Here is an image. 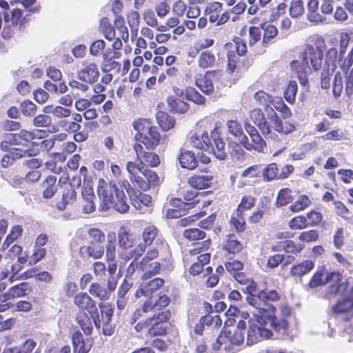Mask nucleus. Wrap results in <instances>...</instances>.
<instances>
[{
	"label": "nucleus",
	"instance_id": "1",
	"mask_svg": "<svg viewBox=\"0 0 353 353\" xmlns=\"http://www.w3.org/2000/svg\"><path fill=\"white\" fill-rule=\"evenodd\" d=\"M246 301L255 311L250 310L254 316H259L256 320L249 322L250 325L247 332V345H251L256 343L262 339H269L273 335V331L280 335H285L288 329V323L285 319L279 320L271 315H263L268 309V305L259 297V292L256 294L249 295Z\"/></svg>",
	"mask_w": 353,
	"mask_h": 353
},
{
	"label": "nucleus",
	"instance_id": "2",
	"mask_svg": "<svg viewBox=\"0 0 353 353\" xmlns=\"http://www.w3.org/2000/svg\"><path fill=\"white\" fill-rule=\"evenodd\" d=\"M97 194L100 201L99 210L105 212L110 208L123 214L129 210L128 198L123 190L119 189L117 182L110 181L107 183L103 179L99 180Z\"/></svg>",
	"mask_w": 353,
	"mask_h": 353
},
{
	"label": "nucleus",
	"instance_id": "3",
	"mask_svg": "<svg viewBox=\"0 0 353 353\" xmlns=\"http://www.w3.org/2000/svg\"><path fill=\"white\" fill-rule=\"evenodd\" d=\"M323 52L311 45H307L300 54L299 59L291 62V68H299L305 73L311 72V66L314 70H319L322 64Z\"/></svg>",
	"mask_w": 353,
	"mask_h": 353
},
{
	"label": "nucleus",
	"instance_id": "4",
	"mask_svg": "<svg viewBox=\"0 0 353 353\" xmlns=\"http://www.w3.org/2000/svg\"><path fill=\"white\" fill-rule=\"evenodd\" d=\"M244 341L243 332L239 329H226L216 339V343L213 344V349H223L225 351L234 350L235 346H239Z\"/></svg>",
	"mask_w": 353,
	"mask_h": 353
},
{
	"label": "nucleus",
	"instance_id": "5",
	"mask_svg": "<svg viewBox=\"0 0 353 353\" xmlns=\"http://www.w3.org/2000/svg\"><path fill=\"white\" fill-rule=\"evenodd\" d=\"M157 234L158 230L154 225H150L144 228L142 232L143 243H140L134 249L131 250L129 254H122V259L125 261H129L131 259H137L143 254L146 247L152 244Z\"/></svg>",
	"mask_w": 353,
	"mask_h": 353
},
{
	"label": "nucleus",
	"instance_id": "6",
	"mask_svg": "<svg viewBox=\"0 0 353 353\" xmlns=\"http://www.w3.org/2000/svg\"><path fill=\"white\" fill-rule=\"evenodd\" d=\"M209 143H206L207 145L205 151L214 155L219 159L223 160L227 156V148L225 143L217 131H212L208 134Z\"/></svg>",
	"mask_w": 353,
	"mask_h": 353
},
{
	"label": "nucleus",
	"instance_id": "7",
	"mask_svg": "<svg viewBox=\"0 0 353 353\" xmlns=\"http://www.w3.org/2000/svg\"><path fill=\"white\" fill-rule=\"evenodd\" d=\"M39 153V149L37 145H36L34 143H30L27 148H14L13 150L10 152V155H5L1 159V165L3 167L6 168L12 164L14 159L26 157H36Z\"/></svg>",
	"mask_w": 353,
	"mask_h": 353
},
{
	"label": "nucleus",
	"instance_id": "8",
	"mask_svg": "<svg viewBox=\"0 0 353 353\" xmlns=\"http://www.w3.org/2000/svg\"><path fill=\"white\" fill-rule=\"evenodd\" d=\"M341 274L338 272H332L327 273L326 275V282L330 283L328 290H327L325 297L332 299L337 295L343 294L347 290V285L346 283L341 281Z\"/></svg>",
	"mask_w": 353,
	"mask_h": 353
},
{
	"label": "nucleus",
	"instance_id": "9",
	"mask_svg": "<svg viewBox=\"0 0 353 353\" xmlns=\"http://www.w3.org/2000/svg\"><path fill=\"white\" fill-rule=\"evenodd\" d=\"M81 210L83 214H90L95 211V195L90 181H84L81 188Z\"/></svg>",
	"mask_w": 353,
	"mask_h": 353
},
{
	"label": "nucleus",
	"instance_id": "10",
	"mask_svg": "<svg viewBox=\"0 0 353 353\" xmlns=\"http://www.w3.org/2000/svg\"><path fill=\"white\" fill-rule=\"evenodd\" d=\"M100 314L97 311L95 314L90 315L93 319L94 325L97 328L99 329L103 327V333L107 334L106 330L104 328L107 326L112 320L113 314V309L110 305L106 303H99Z\"/></svg>",
	"mask_w": 353,
	"mask_h": 353
},
{
	"label": "nucleus",
	"instance_id": "11",
	"mask_svg": "<svg viewBox=\"0 0 353 353\" xmlns=\"http://www.w3.org/2000/svg\"><path fill=\"white\" fill-rule=\"evenodd\" d=\"M99 72L94 63L83 61L82 68L77 72L78 79L85 83L92 84L99 78Z\"/></svg>",
	"mask_w": 353,
	"mask_h": 353
},
{
	"label": "nucleus",
	"instance_id": "12",
	"mask_svg": "<svg viewBox=\"0 0 353 353\" xmlns=\"http://www.w3.org/2000/svg\"><path fill=\"white\" fill-rule=\"evenodd\" d=\"M217 71H208L205 74H196L194 77L196 85L205 94H212L214 92L212 79L218 77Z\"/></svg>",
	"mask_w": 353,
	"mask_h": 353
},
{
	"label": "nucleus",
	"instance_id": "13",
	"mask_svg": "<svg viewBox=\"0 0 353 353\" xmlns=\"http://www.w3.org/2000/svg\"><path fill=\"white\" fill-rule=\"evenodd\" d=\"M170 312L168 310L159 312L157 313H154L152 318L156 319L155 325H150L149 328V335L150 336H157V335H163L165 334L166 330L165 327L161 324L163 322L167 321L170 317Z\"/></svg>",
	"mask_w": 353,
	"mask_h": 353
},
{
	"label": "nucleus",
	"instance_id": "14",
	"mask_svg": "<svg viewBox=\"0 0 353 353\" xmlns=\"http://www.w3.org/2000/svg\"><path fill=\"white\" fill-rule=\"evenodd\" d=\"M79 254L80 257L85 260L99 259L104 254V247L103 245L90 243L88 245L81 246Z\"/></svg>",
	"mask_w": 353,
	"mask_h": 353
},
{
	"label": "nucleus",
	"instance_id": "15",
	"mask_svg": "<svg viewBox=\"0 0 353 353\" xmlns=\"http://www.w3.org/2000/svg\"><path fill=\"white\" fill-rule=\"evenodd\" d=\"M134 150L137 158L141 159L143 162L150 167H157L160 164V159L157 154L152 152L145 151L142 145L135 143Z\"/></svg>",
	"mask_w": 353,
	"mask_h": 353
},
{
	"label": "nucleus",
	"instance_id": "16",
	"mask_svg": "<svg viewBox=\"0 0 353 353\" xmlns=\"http://www.w3.org/2000/svg\"><path fill=\"white\" fill-rule=\"evenodd\" d=\"M74 302L79 308L88 311L90 315L97 311L96 301L85 292L78 293L74 298Z\"/></svg>",
	"mask_w": 353,
	"mask_h": 353
},
{
	"label": "nucleus",
	"instance_id": "17",
	"mask_svg": "<svg viewBox=\"0 0 353 353\" xmlns=\"http://www.w3.org/2000/svg\"><path fill=\"white\" fill-rule=\"evenodd\" d=\"M164 281L160 278H155L148 282L143 283L137 290L135 296L137 298H140L142 296L145 297L150 296L161 287Z\"/></svg>",
	"mask_w": 353,
	"mask_h": 353
},
{
	"label": "nucleus",
	"instance_id": "18",
	"mask_svg": "<svg viewBox=\"0 0 353 353\" xmlns=\"http://www.w3.org/2000/svg\"><path fill=\"white\" fill-rule=\"evenodd\" d=\"M210 245L211 242L210 240L204 241L202 243H198L195 245V247L193 249L190 250V254L191 255L199 254L197 256V262L203 263L204 265L205 264L208 263L210 260V253L207 252Z\"/></svg>",
	"mask_w": 353,
	"mask_h": 353
},
{
	"label": "nucleus",
	"instance_id": "19",
	"mask_svg": "<svg viewBox=\"0 0 353 353\" xmlns=\"http://www.w3.org/2000/svg\"><path fill=\"white\" fill-rule=\"evenodd\" d=\"M118 243L119 247L122 249L120 252V256L122 258V254H129L128 249L133 247L135 244V239L128 233V230L124 226H121L118 232Z\"/></svg>",
	"mask_w": 353,
	"mask_h": 353
},
{
	"label": "nucleus",
	"instance_id": "20",
	"mask_svg": "<svg viewBox=\"0 0 353 353\" xmlns=\"http://www.w3.org/2000/svg\"><path fill=\"white\" fill-rule=\"evenodd\" d=\"M241 144L248 150H254L261 152L265 145V142L259 134H255L248 138L247 136H241L240 138Z\"/></svg>",
	"mask_w": 353,
	"mask_h": 353
},
{
	"label": "nucleus",
	"instance_id": "21",
	"mask_svg": "<svg viewBox=\"0 0 353 353\" xmlns=\"http://www.w3.org/2000/svg\"><path fill=\"white\" fill-rule=\"evenodd\" d=\"M160 139L161 135L154 127L148 134L143 135L141 139L136 141V143L144 145L148 150H153L159 145Z\"/></svg>",
	"mask_w": 353,
	"mask_h": 353
},
{
	"label": "nucleus",
	"instance_id": "22",
	"mask_svg": "<svg viewBox=\"0 0 353 353\" xmlns=\"http://www.w3.org/2000/svg\"><path fill=\"white\" fill-rule=\"evenodd\" d=\"M213 176L206 173L205 174H194L190 177L188 183L196 189H205L209 188L212 183Z\"/></svg>",
	"mask_w": 353,
	"mask_h": 353
},
{
	"label": "nucleus",
	"instance_id": "23",
	"mask_svg": "<svg viewBox=\"0 0 353 353\" xmlns=\"http://www.w3.org/2000/svg\"><path fill=\"white\" fill-rule=\"evenodd\" d=\"M319 2L317 0H310L307 3V19L310 21L320 23L326 21V17L319 11Z\"/></svg>",
	"mask_w": 353,
	"mask_h": 353
},
{
	"label": "nucleus",
	"instance_id": "24",
	"mask_svg": "<svg viewBox=\"0 0 353 353\" xmlns=\"http://www.w3.org/2000/svg\"><path fill=\"white\" fill-rule=\"evenodd\" d=\"M42 196L44 199L52 198L57 192V178L54 176H48L41 183Z\"/></svg>",
	"mask_w": 353,
	"mask_h": 353
},
{
	"label": "nucleus",
	"instance_id": "25",
	"mask_svg": "<svg viewBox=\"0 0 353 353\" xmlns=\"http://www.w3.org/2000/svg\"><path fill=\"white\" fill-rule=\"evenodd\" d=\"M178 159L179 163L183 168L193 170L197 166V160L194 153L192 151H181Z\"/></svg>",
	"mask_w": 353,
	"mask_h": 353
},
{
	"label": "nucleus",
	"instance_id": "26",
	"mask_svg": "<svg viewBox=\"0 0 353 353\" xmlns=\"http://www.w3.org/2000/svg\"><path fill=\"white\" fill-rule=\"evenodd\" d=\"M250 117L251 121L260 128L263 134H269L270 132V128L265 120V117L261 110L259 108L252 110L250 112Z\"/></svg>",
	"mask_w": 353,
	"mask_h": 353
},
{
	"label": "nucleus",
	"instance_id": "27",
	"mask_svg": "<svg viewBox=\"0 0 353 353\" xmlns=\"http://www.w3.org/2000/svg\"><path fill=\"white\" fill-rule=\"evenodd\" d=\"M188 141L193 147L205 151L206 143H209L208 133L204 132L199 134L191 132L189 134Z\"/></svg>",
	"mask_w": 353,
	"mask_h": 353
},
{
	"label": "nucleus",
	"instance_id": "28",
	"mask_svg": "<svg viewBox=\"0 0 353 353\" xmlns=\"http://www.w3.org/2000/svg\"><path fill=\"white\" fill-rule=\"evenodd\" d=\"M76 199V190L74 188H66L62 194L61 200L57 203V208L60 211H63L68 205L74 203Z\"/></svg>",
	"mask_w": 353,
	"mask_h": 353
},
{
	"label": "nucleus",
	"instance_id": "29",
	"mask_svg": "<svg viewBox=\"0 0 353 353\" xmlns=\"http://www.w3.org/2000/svg\"><path fill=\"white\" fill-rule=\"evenodd\" d=\"M133 127L137 131V133L134 135L136 141L141 139L143 135L148 134L150 131L154 128L152 125L150 121L145 119H139L134 121Z\"/></svg>",
	"mask_w": 353,
	"mask_h": 353
},
{
	"label": "nucleus",
	"instance_id": "30",
	"mask_svg": "<svg viewBox=\"0 0 353 353\" xmlns=\"http://www.w3.org/2000/svg\"><path fill=\"white\" fill-rule=\"evenodd\" d=\"M314 268V263L310 260H306L291 268L290 274L293 276L301 278L309 273Z\"/></svg>",
	"mask_w": 353,
	"mask_h": 353
},
{
	"label": "nucleus",
	"instance_id": "31",
	"mask_svg": "<svg viewBox=\"0 0 353 353\" xmlns=\"http://www.w3.org/2000/svg\"><path fill=\"white\" fill-rule=\"evenodd\" d=\"M73 345V353H88L91 345L86 344L83 340V335L79 332H75L72 337Z\"/></svg>",
	"mask_w": 353,
	"mask_h": 353
},
{
	"label": "nucleus",
	"instance_id": "32",
	"mask_svg": "<svg viewBox=\"0 0 353 353\" xmlns=\"http://www.w3.org/2000/svg\"><path fill=\"white\" fill-rule=\"evenodd\" d=\"M197 63L199 67L202 69L212 68L216 63V57L210 50L202 51L199 54Z\"/></svg>",
	"mask_w": 353,
	"mask_h": 353
},
{
	"label": "nucleus",
	"instance_id": "33",
	"mask_svg": "<svg viewBox=\"0 0 353 353\" xmlns=\"http://www.w3.org/2000/svg\"><path fill=\"white\" fill-rule=\"evenodd\" d=\"M90 294L101 301H106L110 299L109 291L99 283H92L89 288Z\"/></svg>",
	"mask_w": 353,
	"mask_h": 353
},
{
	"label": "nucleus",
	"instance_id": "34",
	"mask_svg": "<svg viewBox=\"0 0 353 353\" xmlns=\"http://www.w3.org/2000/svg\"><path fill=\"white\" fill-rule=\"evenodd\" d=\"M29 286L26 283H21L10 288L3 296L6 299L21 297L27 294Z\"/></svg>",
	"mask_w": 353,
	"mask_h": 353
},
{
	"label": "nucleus",
	"instance_id": "35",
	"mask_svg": "<svg viewBox=\"0 0 353 353\" xmlns=\"http://www.w3.org/2000/svg\"><path fill=\"white\" fill-rule=\"evenodd\" d=\"M151 203V196L142 193L139 190L134 192V194L132 198V203L137 209H141L143 205L148 207Z\"/></svg>",
	"mask_w": 353,
	"mask_h": 353
},
{
	"label": "nucleus",
	"instance_id": "36",
	"mask_svg": "<svg viewBox=\"0 0 353 353\" xmlns=\"http://www.w3.org/2000/svg\"><path fill=\"white\" fill-rule=\"evenodd\" d=\"M147 168V165L143 162L141 159L137 157L135 161H128L126 163V170L129 176L139 174V173L143 175Z\"/></svg>",
	"mask_w": 353,
	"mask_h": 353
},
{
	"label": "nucleus",
	"instance_id": "37",
	"mask_svg": "<svg viewBox=\"0 0 353 353\" xmlns=\"http://www.w3.org/2000/svg\"><path fill=\"white\" fill-rule=\"evenodd\" d=\"M156 118L159 126L165 131L171 129L175 124L174 119L163 111L157 112Z\"/></svg>",
	"mask_w": 353,
	"mask_h": 353
},
{
	"label": "nucleus",
	"instance_id": "38",
	"mask_svg": "<svg viewBox=\"0 0 353 353\" xmlns=\"http://www.w3.org/2000/svg\"><path fill=\"white\" fill-rule=\"evenodd\" d=\"M161 268V265L157 261H153V262H148L145 263V265L142 263V262L140 263V268L144 272L142 278L143 279H147L150 278V276L158 274Z\"/></svg>",
	"mask_w": 353,
	"mask_h": 353
},
{
	"label": "nucleus",
	"instance_id": "39",
	"mask_svg": "<svg viewBox=\"0 0 353 353\" xmlns=\"http://www.w3.org/2000/svg\"><path fill=\"white\" fill-rule=\"evenodd\" d=\"M77 321L85 334L89 335L91 334L92 323L90 318L84 311L80 312L78 314Z\"/></svg>",
	"mask_w": 353,
	"mask_h": 353
},
{
	"label": "nucleus",
	"instance_id": "40",
	"mask_svg": "<svg viewBox=\"0 0 353 353\" xmlns=\"http://www.w3.org/2000/svg\"><path fill=\"white\" fill-rule=\"evenodd\" d=\"M261 28L263 31V45L266 47L269 41L278 34V30L270 24H264Z\"/></svg>",
	"mask_w": 353,
	"mask_h": 353
},
{
	"label": "nucleus",
	"instance_id": "41",
	"mask_svg": "<svg viewBox=\"0 0 353 353\" xmlns=\"http://www.w3.org/2000/svg\"><path fill=\"white\" fill-rule=\"evenodd\" d=\"M202 323L205 326L211 327L213 329H219L221 327L222 321L219 315L212 316L210 314L205 315L201 319Z\"/></svg>",
	"mask_w": 353,
	"mask_h": 353
},
{
	"label": "nucleus",
	"instance_id": "42",
	"mask_svg": "<svg viewBox=\"0 0 353 353\" xmlns=\"http://www.w3.org/2000/svg\"><path fill=\"white\" fill-rule=\"evenodd\" d=\"M243 246L241 243L230 236L223 243V248L229 253H236L241 250Z\"/></svg>",
	"mask_w": 353,
	"mask_h": 353
},
{
	"label": "nucleus",
	"instance_id": "43",
	"mask_svg": "<svg viewBox=\"0 0 353 353\" xmlns=\"http://www.w3.org/2000/svg\"><path fill=\"white\" fill-rule=\"evenodd\" d=\"M88 234L92 243L102 245L101 243L105 241V234L98 228H90L88 230Z\"/></svg>",
	"mask_w": 353,
	"mask_h": 353
},
{
	"label": "nucleus",
	"instance_id": "44",
	"mask_svg": "<svg viewBox=\"0 0 353 353\" xmlns=\"http://www.w3.org/2000/svg\"><path fill=\"white\" fill-rule=\"evenodd\" d=\"M298 90V85L296 81H291L285 90L284 96L286 101L290 103H294Z\"/></svg>",
	"mask_w": 353,
	"mask_h": 353
},
{
	"label": "nucleus",
	"instance_id": "45",
	"mask_svg": "<svg viewBox=\"0 0 353 353\" xmlns=\"http://www.w3.org/2000/svg\"><path fill=\"white\" fill-rule=\"evenodd\" d=\"M121 64L114 61V59L107 57V56L103 55V63L101 65V69L103 72H109L112 70H117L119 72Z\"/></svg>",
	"mask_w": 353,
	"mask_h": 353
},
{
	"label": "nucleus",
	"instance_id": "46",
	"mask_svg": "<svg viewBox=\"0 0 353 353\" xmlns=\"http://www.w3.org/2000/svg\"><path fill=\"white\" fill-rule=\"evenodd\" d=\"M353 307V301L350 299H345L339 301L333 307L335 314H343L349 312Z\"/></svg>",
	"mask_w": 353,
	"mask_h": 353
},
{
	"label": "nucleus",
	"instance_id": "47",
	"mask_svg": "<svg viewBox=\"0 0 353 353\" xmlns=\"http://www.w3.org/2000/svg\"><path fill=\"white\" fill-rule=\"evenodd\" d=\"M99 28L103 32L105 39L112 40L116 36V31L112 28L107 19L101 21Z\"/></svg>",
	"mask_w": 353,
	"mask_h": 353
},
{
	"label": "nucleus",
	"instance_id": "48",
	"mask_svg": "<svg viewBox=\"0 0 353 353\" xmlns=\"http://www.w3.org/2000/svg\"><path fill=\"white\" fill-rule=\"evenodd\" d=\"M288 225L292 230H302L308 226L306 217L304 216H297L290 220Z\"/></svg>",
	"mask_w": 353,
	"mask_h": 353
},
{
	"label": "nucleus",
	"instance_id": "49",
	"mask_svg": "<svg viewBox=\"0 0 353 353\" xmlns=\"http://www.w3.org/2000/svg\"><path fill=\"white\" fill-rule=\"evenodd\" d=\"M311 201L308 196L302 195L299 196V199L294 204L290 205V209L294 212H297L308 207Z\"/></svg>",
	"mask_w": 353,
	"mask_h": 353
},
{
	"label": "nucleus",
	"instance_id": "50",
	"mask_svg": "<svg viewBox=\"0 0 353 353\" xmlns=\"http://www.w3.org/2000/svg\"><path fill=\"white\" fill-rule=\"evenodd\" d=\"M44 112L46 113L50 112L58 118L68 117L71 114V110L70 109L63 108L60 105H57L54 108L46 107L44 108Z\"/></svg>",
	"mask_w": 353,
	"mask_h": 353
},
{
	"label": "nucleus",
	"instance_id": "51",
	"mask_svg": "<svg viewBox=\"0 0 353 353\" xmlns=\"http://www.w3.org/2000/svg\"><path fill=\"white\" fill-rule=\"evenodd\" d=\"M118 37L126 41L128 39L129 34L127 27L124 25V19L121 17H117L114 21Z\"/></svg>",
	"mask_w": 353,
	"mask_h": 353
},
{
	"label": "nucleus",
	"instance_id": "52",
	"mask_svg": "<svg viewBox=\"0 0 353 353\" xmlns=\"http://www.w3.org/2000/svg\"><path fill=\"white\" fill-rule=\"evenodd\" d=\"M205 236V233L198 228H188L183 232V236L190 241L202 239Z\"/></svg>",
	"mask_w": 353,
	"mask_h": 353
},
{
	"label": "nucleus",
	"instance_id": "53",
	"mask_svg": "<svg viewBox=\"0 0 353 353\" xmlns=\"http://www.w3.org/2000/svg\"><path fill=\"white\" fill-rule=\"evenodd\" d=\"M304 6L301 0H293L290 8V14L292 17L297 18L304 13Z\"/></svg>",
	"mask_w": 353,
	"mask_h": 353
},
{
	"label": "nucleus",
	"instance_id": "54",
	"mask_svg": "<svg viewBox=\"0 0 353 353\" xmlns=\"http://www.w3.org/2000/svg\"><path fill=\"white\" fill-rule=\"evenodd\" d=\"M168 101L172 109L177 112H186L189 108L188 104L181 101L180 99H174L169 97Z\"/></svg>",
	"mask_w": 353,
	"mask_h": 353
},
{
	"label": "nucleus",
	"instance_id": "55",
	"mask_svg": "<svg viewBox=\"0 0 353 353\" xmlns=\"http://www.w3.org/2000/svg\"><path fill=\"white\" fill-rule=\"evenodd\" d=\"M278 168L276 163H270L263 169V176L265 181H270L278 178Z\"/></svg>",
	"mask_w": 353,
	"mask_h": 353
},
{
	"label": "nucleus",
	"instance_id": "56",
	"mask_svg": "<svg viewBox=\"0 0 353 353\" xmlns=\"http://www.w3.org/2000/svg\"><path fill=\"white\" fill-rule=\"evenodd\" d=\"M186 98L196 104H203L205 102V97L200 94L194 88H188L185 92Z\"/></svg>",
	"mask_w": 353,
	"mask_h": 353
},
{
	"label": "nucleus",
	"instance_id": "57",
	"mask_svg": "<svg viewBox=\"0 0 353 353\" xmlns=\"http://www.w3.org/2000/svg\"><path fill=\"white\" fill-rule=\"evenodd\" d=\"M255 203V199L252 196H244L238 205L237 213H242L243 210L251 209Z\"/></svg>",
	"mask_w": 353,
	"mask_h": 353
},
{
	"label": "nucleus",
	"instance_id": "58",
	"mask_svg": "<svg viewBox=\"0 0 353 353\" xmlns=\"http://www.w3.org/2000/svg\"><path fill=\"white\" fill-rule=\"evenodd\" d=\"M21 110L23 115L32 117L36 114L37 105L32 101L26 100L21 103Z\"/></svg>",
	"mask_w": 353,
	"mask_h": 353
},
{
	"label": "nucleus",
	"instance_id": "59",
	"mask_svg": "<svg viewBox=\"0 0 353 353\" xmlns=\"http://www.w3.org/2000/svg\"><path fill=\"white\" fill-rule=\"evenodd\" d=\"M283 247L287 253L296 254L300 252L303 249L304 245L301 243H296L291 240H287L283 242Z\"/></svg>",
	"mask_w": 353,
	"mask_h": 353
},
{
	"label": "nucleus",
	"instance_id": "60",
	"mask_svg": "<svg viewBox=\"0 0 353 353\" xmlns=\"http://www.w3.org/2000/svg\"><path fill=\"white\" fill-rule=\"evenodd\" d=\"M227 126L228 128L229 132L234 137H239V141L241 136H245V134H243L241 125L237 121L230 120L228 121Z\"/></svg>",
	"mask_w": 353,
	"mask_h": 353
},
{
	"label": "nucleus",
	"instance_id": "61",
	"mask_svg": "<svg viewBox=\"0 0 353 353\" xmlns=\"http://www.w3.org/2000/svg\"><path fill=\"white\" fill-rule=\"evenodd\" d=\"M52 123V119L46 114H39L33 119V125L38 128L48 127Z\"/></svg>",
	"mask_w": 353,
	"mask_h": 353
},
{
	"label": "nucleus",
	"instance_id": "62",
	"mask_svg": "<svg viewBox=\"0 0 353 353\" xmlns=\"http://www.w3.org/2000/svg\"><path fill=\"white\" fill-rule=\"evenodd\" d=\"M262 29L259 27L252 26L249 29V45L254 46L261 39Z\"/></svg>",
	"mask_w": 353,
	"mask_h": 353
},
{
	"label": "nucleus",
	"instance_id": "63",
	"mask_svg": "<svg viewBox=\"0 0 353 353\" xmlns=\"http://www.w3.org/2000/svg\"><path fill=\"white\" fill-rule=\"evenodd\" d=\"M319 238V233L316 230H310L303 232L299 236V239L302 242L310 243L315 241Z\"/></svg>",
	"mask_w": 353,
	"mask_h": 353
},
{
	"label": "nucleus",
	"instance_id": "64",
	"mask_svg": "<svg viewBox=\"0 0 353 353\" xmlns=\"http://www.w3.org/2000/svg\"><path fill=\"white\" fill-rule=\"evenodd\" d=\"M231 155L236 158L239 161H242L244 158L245 151L241 145L236 142H232L230 144Z\"/></svg>",
	"mask_w": 353,
	"mask_h": 353
}]
</instances>
